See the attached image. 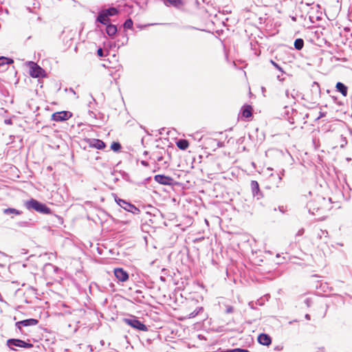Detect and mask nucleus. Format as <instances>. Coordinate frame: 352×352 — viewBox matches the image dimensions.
<instances>
[{
	"mask_svg": "<svg viewBox=\"0 0 352 352\" xmlns=\"http://www.w3.org/2000/svg\"><path fill=\"white\" fill-rule=\"evenodd\" d=\"M46 266H49V267H54L55 270L58 269V267H57L54 266V265H53L52 264H51V263H47V264L46 265Z\"/></svg>",
	"mask_w": 352,
	"mask_h": 352,
	"instance_id": "864d4df0",
	"label": "nucleus"
},
{
	"mask_svg": "<svg viewBox=\"0 0 352 352\" xmlns=\"http://www.w3.org/2000/svg\"><path fill=\"white\" fill-rule=\"evenodd\" d=\"M113 196L114 197V199L116 204L126 211L131 212L133 214H138L140 212V210L138 208H137L134 204H131V202H129L125 199L119 198L116 194H113Z\"/></svg>",
	"mask_w": 352,
	"mask_h": 352,
	"instance_id": "7ed1b4c3",
	"label": "nucleus"
},
{
	"mask_svg": "<svg viewBox=\"0 0 352 352\" xmlns=\"http://www.w3.org/2000/svg\"><path fill=\"white\" fill-rule=\"evenodd\" d=\"M38 323V320L35 318H28L25 320H23L21 321H18L15 323V327L16 329L19 330L20 333H23L22 327H30L35 326Z\"/></svg>",
	"mask_w": 352,
	"mask_h": 352,
	"instance_id": "0eeeda50",
	"label": "nucleus"
},
{
	"mask_svg": "<svg viewBox=\"0 0 352 352\" xmlns=\"http://www.w3.org/2000/svg\"><path fill=\"white\" fill-rule=\"evenodd\" d=\"M3 122H4V123H5L6 124H8V125H11V124H12V123H13V122H12V118H7V119H5Z\"/></svg>",
	"mask_w": 352,
	"mask_h": 352,
	"instance_id": "79ce46f5",
	"label": "nucleus"
},
{
	"mask_svg": "<svg viewBox=\"0 0 352 352\" xmlns=\"http://www.w3.org/2000/svg\"><path fill=\"white\" fill-rule=\"evenodd\" d=\"M270 63L275 68L280 71L282 73V74L285 73L283 68L277 63H276L273 60H270Z\"/></svg>",
	"mask_w": 352,
	"mask_h": 352,
	"instance_id": "72a5a7b5",
	"label": "nucleus"
},
{
	"mask_svg": "<svg viewBox=\"0 0 352 352\" xmlns=\"http://www.w3.org/2000/svg\"><path fill=\"white\" fill-rule=\"evenodd\" d=\"M164 3L166 6H173L177 8L183 5L182 0H164Z\"/></svg>",
	"mask_w": 352,
	"mask_h": 352,
	"instance_id": "aec40b11",
	"label": "nucleus"
},
{
	"mask_svg": "<svg viewBox=\"0 0 352 352\" xmlns=\"http://www.w3.org/2000/svg\"><path fill=\"white\" fill-rule=\"evenodd\" d=\"M177 146L182 151L186 150L189 146V142L186 139H179L176 142Z\"/></svg>",
	"mask_w": 352,
	"mask_h": 352,
	"instance_id": "412c9836",
	"label": "nucleus"
},
{
	"mask_svg": "<svg viewBox=\"0 0 352 352\" xmlns=\"http://www.w3.org/2000/svg\"><path fill=\"white\" fill-rule=\"evenodd\" d=\"M234 311V307L231 305H228L226 307V314H231Z\"/></svg>",
	"mask_w": 352,
	"mask_h": 352,
	"instance_id": "58836bf2",
	"label": "nucleus"
},
{
	"mask_svg": "<svg viewBox=\"0 0 352 352\" xmlns=\"http://www.w3.org/2000/svg\"><path fill=\"white\" fill-rule=\"evenodd\" d=\"M277 79L280 81H283L284 80L283 78H281V76L280 75L277 76Z\"/></svg>",
	"mask_w": 352,
	"mask_h": 352,
	"instance_id": "052dcab7",
	"label": "nucleus"
},
{
	"mask_svg": "<svg viewBox=\"0 0 352 352\" xmlns=\"http://www.w3.org/2000/svg\"><path fill=\"white\" fill-rule=\"evenodd\" d=\"M205 144L206 145H208V146H210L211 147L213 148V151H215L217 148H216V144H213V143H208V139H207L205 142Z\"/></svg>",
	"mask_w": 352,
	"mask_h": 352,
	"instance_id": "ea45409f",
	"label": "nucleus"
},
{
	"mask_svg": "<svg viewBox=\"0 0 352 352\" xmlns=\"http://www.w3.org/2000/svg\"><path fill=\"white\" fill-rule=\"evenodd\" d=\"M72 113L69 111H57L52 115V120L55 122H64L72 116Z\"/></svg>",
	"mask_w": 352,
	"mask_h": 352,
	"instance_id": "423d86ee",
	"label": "nucleus"
},
{
	"mask_svg": "<svg viewBox=\"0 0 352 352\" xmlns=\"http://www.w3.org/2000/svg\"><path fill=\"white\" fill-rule=\"evenodd\" d=\"M115 277L119 282H126L129 278V274L127 271L122 267H116L113 270Z\"/></svg>",
	"mask_w": 352,
	"mask_h": 352,
	"instance_id": "1a4fd4ad",
	"label": "nucleus"
},
{
	"mask_svg": "<svg viewBox=\"0 0 352 352\" xmlns=\"http://www.w3.org/2000/svg\"><path fill=\"white\" fill-rule=\"evenodd\" d=\"M312 87H313V89H314L316 87V89L318 91V92H320V85L318 82H314Z\"/></svg>",
	"mask_w": 352,
	"mask_h": 352,
	"instance_id": "a19ab883",
	"label": "nucleus"
},
{
	"mask_svg": "<svg viewBox=\"0 0 352 352\" xmlns=\"http://www.w3.org/2000/svg\"><path fill=\"white\" fill-rule=\"evenodd\" d=\"M143 155L145 156L148 155V151H144Z\"/></svg>",
	"mask_w": 352,
	"mask_h": 352,
	"instance_id": "0e129e2a",
	"label": "nucleus"
},
{
	"mask_svg": "<svg viewBox=\"0 0 352 352\" xmlns=\"http://www.w3.org/2000/svg\"><path fill=\"white\" fill-rule=\"evenodd\" d=\"M305 318L307 319V320H310L311 318V316L309 314H306L305 316Z\"/></svg>",
	"mask_w": 352,
	"mask_h": 352,
	"instance_id": "5fc2aeb1",
	"label": "nucleus"
},
{
	"mask_svg": "<svg viewBox=\"0 0 352 352\" xmlns=\"http://www.w3.org/2000/svg\"><path fill=\"white\" fill-rule=\"evenodd\" d=\"M320 232H321V234H318L319 237L321 239L322 235H327L328 234V232L327 230H320Z\"/></svg>",
	"mask_w": 352,
	"mask_h": 352,
	"instance_id": "a18cd8bd",
	"label": "nucleus"
},
{
	"mask_svg": "<svg viewBox=\"0 0 352 352\" xmlns=\"http://www.w3.org/2000/svg\"><path fill=\"white\" fill-rule=\"evenodd\" d=\"M249 305H250V308H251V309H255V308H254V305H253V302H249Z\"/></svg>",
	"mask_w": 352,
	"mask_h": 352,
	"instance_id": "6e6d98bb",
	"label": "nucleus"
},
{
	"mask_svg": "<svg viewBox=\"0 0 352 352\" xmlns=\"http://www.w3.org/2000/svg\"><path fill=\"white\" fill-rule=\"evenodd\" d=\"M13 63L14 60L11 58L0 56V69L3 70L6 69V67H8V65L12 64Z\"/></svg>",
	"mask_w": 352,
	"mask_h": 352,
	"instance_id": "a211bd4d",
	"label": "nucleus"
},
{
	"mask_svg": "<svg viewBox=\"0 0 352 352\" xmlns=\"http://www.w3.org/2000/svg\"><path fill=\"white\" fill-rule=\"evenodd\" d=\"M256 304L259 305H262L263 304L261 303V301H259V300H257V302H256Z\"/></svg>",
	"mask_w": 352,
	"mask_h": 352,
	"instance_id": "774afa93",
	"label": "nucleus"
},
{
	"mask_svg": "<svg viewBox=\"0 0 352 352\" xmlns=\"http://www.w3.org/2000/svg\"><path fill=\"white\" fill-rule=\"evenodd\" d=\"M313 203L312 202H310L308 206H309V213L312 214H315V211H318L319 210L318 208H312V205Z\"/></svg>",
	"mask_w": 352,
	"mask_h": 352,
	"instance_id": "f704fd0d",
	"label": "nucleus"
},
{
	"mask_svg": "<svg viewBox=\"0 0 352 352\" xmlns=\"http://www.w3.org/2000/svg\"><path fill=\"white\" fill-rule=\"evenodd\" d=\"M89 113L91 115H94V118H96V114L93 111H89Z\"/></svg>",
	"mask_w": 352,
	"mask_h": 352,
	"instance_id": "69168bd1",
	"label": "nucleus"
},
{
	"mask_svg": "<svg viewBox=\"0 0 352 352\" xmlns=\"http://www.w3.org/2000/svg\"><path fill=\"white\" fill-rule=\"evenodd\" d=\"M154 179L155 182L162 185L173 186L175 183L173 177L162 174L155 175Z\"/></svg>",
	"mask_w": 352,
	"mask_h": 352,
	"instance_id": "9d476101",
	"label": "nucleus"
},
{
	"mask_svg": "<svg viewBox=\"0 0 352 352\" xmlns=\"http://www.w3.org/2000/svg\"><path fill=\"white\" fill-rule=\"evenodd\" d=\"M285 170L283 168L278 173V177L279 182H280L282 180V177L285 175Z\"/></svg>",
	"mask_w": 352,
	"mask_h": 352,
	"instance_id": "4c0bfd02",
	"label": "nucleus"
},
{
	"mask_svg": "<svg viewBox=\"0 0 352 352\" xmlns=\"http://www.w3.org/2000/svg\"><path fill=\"white\" fill-rule=\"evenodd\" d=\"M244 139H245V138H244V137H241V138H240L239 139V140H238V142H239V143H240V142H243V140H244Z\"/></svg>",
	"mask_w": 352,
	"mask_h": 352,
	"instance_id": "4d7b16f0",
	"label": "nucleus"
},
{
	"mask_svg": "<svg viewBox=\"0 0 352 352\" xmlns=\"http://www.w3.org/2000/svg\"><path fill=\"white\" fill-rule=\"evenodd\" d=\"M154 338H147L146 339V341L148 342V343H151L152 342V340H153Z\"/></svg>",
	"mask_w": 352,
	"mask_h": 352,
	"instance_id": "680f3d73",
	"label": "nucleus"
},
{
	"mask_svg": "<svg viewBox=\"0 0 352 352\" xmlns=\"http://www.w3.org/2000/svg\"><path fill=\"white\" fill-rule=\"evenodd\" d=\"M133 25V21L131 18L126 19L123 24V28L124 29H132Z\"/></svg>",
	"mask_w": 352,
	"mask_h": 352,
	"instance_id": "c756f323",
	"label": "nucleus"
},
{
	"mask_svg": "<svg viewBox=\"0 0 352 352\" xmlns=\"http://www.w3.org/2000/svg\"><path fill=\"white\" fill-rule=\"evenodd\" d=\"M326 115V113L325 112H322V111H320V115L317 118V120L325 116Z\"/></svg>",
	"mask_w": 352,
	"mask_h": 352,
	"instance_id": "3c124183",
	"label": "nucleus"
},
{
	"mask_svg": "<svg viewBox=\"0 0 352 352\" xmlns=\"http://www.w3.org/2000/svg\"><path fill=\"white\" fill-rule=\"evenodd\" d=\"M332 98L335 102H336L338 105H343V103L341 102H337L338 98L336 96H332Z\"/></svg>",
	"mask_w": 352,
	"mask_h": 352,
	"instance_id": "de8ad7c7",
	"label": "nucleus"
},
{
	"mask_svg": "<svg viewBox=\"0 0 352 352\" xmlns=\"http://www.w3.org/2000/svg\"><path fill=\"white\" fill-rule=\"evenodd\" d=\"M160 280L163 282L166 281V278L164 276H160Z\"/></svg>",
	"mask_w": 352,
	"mask_h": 352,
	"instance_id": "e2e57ef3",
	"label": "nucleus"
},
{
	"mask_svg": "<svg viewBox=\"0 0 352 352\" xmlns=\"http://www.w3.org/2000/svg\"><path fill=\"white\" fill-rule=\"evenodd\" d=\"M294 47L297 50H301L304 47V40L302 38H296L294 41Z\"/></svg>",
	"mask_w": 352,
	"mask_h": 352,
	"instance_id": "a878e982",
	"label": "nucleus"
},
{
	"mask_svg": "<svg viewBox=\"0 0 352 352\" xmlns=\"http://www.w3.org/2000/svg\"><path fill=\"white\" fill-rule=\"evenodd\" d=\"M278 209H279V210H280L281 212H284L283 206H279V207H278Z\"/></svg>",
	"mask_w": 352,
	"mask_h": 352,
	"instance_id": "bf43d9fd",
	"label": "nucleus"
},
{
	"mask_svg": "<svg viewBox=\"0 0 352 352\" xmlns=\"http://www.w3.org/2000/svg\"><path fill=\"white\" fill-rule=\"evenodd\" d=\"M256 304L259 305H262L263 304L261 303V301H259V300H257V302H256Z\"/></svg>",
	"mask_w": 352,
	"mask_h": 352,
	"instance_id": "338daca9",
	"label": "nucleus"
},
{
	"mask_svg": "<svg viewBox=\"0 0 352 352\" xmlns=\"http://www.w3.org/2000/svg\"><path fill=\"white\" fill-rule=\"evenodd\" d=\"M52 216V221L55 226H59L62 225L63 223V218L61 217L59 215L55 214L52 212V214H50Z\"/></svg>",
	"mask_w": 352,
	"mask_h": 352,
	"instance_id": "5701e85b",
	"label": "nucleus"
},
{
	"mask_svg": "<svg viewBox=\"0 0 352 352\" xmlns=\"http://www.w3.org/2000/svg\"><path fill=\"white\" fill-rule=\"evenodd\" d=\"M131 297L132 298L133 302L136 303H144L145 296L142 294V291L140 289H137L134 292H133L131 294Z\"/></svg>",
	"mask_w": 352,
	"mask_h": 352,
	"instance_id": "f8f14e48",
	"label": "nucleus"
},
{
	"mask_svg": "<svg viewBox=\"0 0 352 352\" xmlns=\"http://www.w3.org/2000/svg\"><path fill=\"white\" fill-rule=\"evenodd\" d=\"M28 64L30 66V75L32 78H43L45 76V71L35 62L29 61Z\"/></svg>",
	"mask_w": 352,
	"mask_h": 352,
	"instance_id": "39448f33",
	"label": "nucleus"
},
{
	"mask_svg": "<svg viewBox=\"0 0 352 352\" xmlns=\"http://www.w3.org/2000/svg\"><path fill=\"white\" fill-rule=\"evenodd\" d=\"M305 232L304 228H300L296 233V236H302Z\"/></svg>",
	"mask_w": 352,
	"mask_h": 352,
	"instance_id": "c03bdc74",
	"label": "nucleus"
},
{
	"mask_svg": "<svg viewBox=\"0 0 352 352\" xmlns=\"http://www.w3.org/2000/svg\"><path fill=\"white\" fill-rule=\"evenodd\" d=\"M24 206L29 210H34L42 214H52V210L47 204L34 198L26 201Z\"/></svg>",
	"mask_w": 352,
	"mask_h": 352,
	"instance_id": "f257e3e1",
	"label": "nucleus"
},
{
	"mask_svg": "<svg viewBox=\"0 0 352 352\" xmlns=\"http://www.w3.org/2000/svg\"><path fill=\"white\" fill-rule=\"evenodd\" d=\"M285 96H286L287 98H289V96H290V93L289 92V91H288V90H286V91H285Z\"/></svg>",
	"mask_w": 352,
	"mask_h": 352,
	"instance_id": "13d9d810",
	"label": "nucleus"
},
{
	"mask_svg": "<svg viewBox=\"0 0 352 352\" xmlns=\"http://www.w3.org/2000/svg\"><path fill=\"white\" fill-rule=\"evenodd\" d=\"M7 346L12 351H16L14 347H19L23 349H31L33 344L28 340L25 341L19 338H10L6 341Z\"/></svg>",
	"mask_w": 352,
	"mask_h": 352,
	"instance_id": "20e7f679",
	"label": "nucleus"
},
{
	"mask_svg": "<svg viewBox=\"0 0 352 352\" xmlns=\"http://www.w3.org/2000/svg\"><path fill=\"white\" fill-rule=\"evenodd\" d=\"M110 148L114 152H120L122 148V145L119 142H113L111 144Z\"/></svg>",
	"mask_w": 352,
	"mask_h": 352,
	"instance_id": "bb28decb",
	"label": "nucleus"
},
{
	"mask_svg": "<svg viewBox=\"0 0 352 352\" xmlns=\"http://www.w3.org/2000/svg\"><path fill=\"white\" fill-rule=\"evenodd\" d=\"M105 32L109 37L113 38L118 32V28L116 25L110 23L106 25Z\"/></svg>",
	"mask_w": 352,
	"mask_h": 352,
	"instance_id": "2eb2a0df",
	"label": "nucleus"
},
{
	"mask_svg": "<svg viewBox=\"0 0 352 352\" xmlns=\"http://www.w3.org/2000/svg\"><path fill=\"white\" fill-rule=\"evenodd\" d=\"M166 153V150L162 148V151L154 153L153 155H156V160L157 162H162L164 160L163 153Z\"/></svg>",
	"mask_w": 352,
	"mask_h": 352,
	"instance_id": "7c9ffc66",
	"label": "nucleus"
},
{
	"mask_svg": "<svg viewBox=\"0 0 352 352\" xmlns=\"http://www.w3.org/2000/svg\"><path fill=\"white\" fill-rule=\"evenodd\" d=\"M250 186L253 197H256L257 199H261L263 195L261 190H260L258 182L255 180L251 181Z\"/></svg>",
	"mask_w": 352,
	"mask_h": 352,
	"instance_id": "9b49d317",
	"label": "nucleus"
},
{
	"mask_svg": "<svg viewBox=\"0 0 352 352\" xmlns=\"http://www.w3.org/2000/svg\"><path fill=\"white\" fill-rule=\"evenodd\" d=\"M242 117L248 118L252 116V107L250 104H244L241 109L240 111Z\"/></svg>",
	"mask_w": 352,
	"mask_h": 352,
	"instance_id": "4468645a",
	"label": "nucleus"
},
{
	"mask_svg": "<svg viewBox=\"0 0 352 352\" xmlns=\"http://www.w3.org/2000/svg\"><path fill=\"white\" fill-rule=\"evenodd\" d=\"M208 143L216 144V148L224 147V142L217 140L216 139L208 138Z\"/></svg>",
	"mask_w": 352,
	"mask_h": 352,
	"instance_id": "c85d7f7f",
	"label": "nucleus"
},
{
	"mask_svg": "<svg viewBox=\"0 0 352 352\" xmlns=\"http://www.w3.org/2000/svg\"><path fill=\"white\" fill-rule=\"evenodd\" d=\"M122 321L126 324L129 325L133 329L138 331H148V327L137 316L133 315H129L128 317L124 318Z\"/></svg>",
	"mask_w": 352,
	"mask_h": 352,
	"instance_id": "f03ea898",
	"label": "nucleus"
},
{
	"mask_svg": "<svg viewBox=\"0 0 352 352\" xmlns=\"http://www.w3.org/2000/svg\"><path fill=\"white\" fill-rule=\"evenodd\" d=\"M348 144V141L346 140V138L345 137H343L342 135L341 136V144H340V148H344L346 144Z\"/></svg>",
	"mask_w": 352,
	"mask_h": 352,
	"instance_id": "c9c22d12",
	"label": "nucleus"
},
{
	"mask_svg": "<svg viewBox=\"0 0 352 352\" xmlns=\"http://www.w3.org/2000/svg\"><path fill=\"white\" fill-rule=\"evenodd\" d=\"M102 12L105 14V16L109 18L110 16H113L118 14V10L114 7H111L107 9L101 10Z\"/></svg>",
	"mask_w": 352,
	"mask_h": 352,
	"instance_id": "6ab92c4d",
	"label": "nucleus"
},
{
	"mask_svg": "<svg viewBox=\"0 0 352 352\" xmlns=\"http://www.w3.org/2000/svg\"><path fill=\"white\" fill-rule=\"evenodd\" d=\"M128 41H129V38L127 36V35L126 34H124L122 38L121 39H118L117 41V43H118V49L120 47V46H123L126 44H127L128 43Z\"/></svg>",
	"mask_w": 352,
	"mask_h": 352,
	"instance_id": "cd10ccee",
	"label": "nucleus"
},
{
	"mask_svg": "<svg viewBox=\"0 0 352 352\" xmlns=\"http://www.w3.org/2000/svg\"><path fill=\"white\" fill-rule=\"evenodd\" d=\"M104 47L106 51H109V50H112L116 47L118 48V43L117 42L111 41L104 42Z\"/></svg>",
	"mask_w": 352,
	"mask_h": 352,
	"instance_id": "393cba45",
	"label": "nucleus"
},
{
	"mask_svg": "<svg viewBox=\"0 0 352 352\" xmlns=\"http://www.w3.org/2000/svg\"><path fill=\"white\" fill-rule=\"evenodd\" d=\"M19 225L21 227L26 226L28 225V222L27 221H21V222L19 223Z\"/></svg>",
	"mask_w": 352,
	"mask_h": 352,
	"instance_id": "603ef678",
	"label": "nucleus"
},
{
	"mask_svg": "<svg viewBox=\"0 0 352 352\" xmlns=\"http://www.w3.org/2000/svg\"><path fill=\"white\" fill-rule=\"evenodd\" d=\"M258 342L263 346H269L272 343V338L267 333H260L257 338Z\"/></svg>",
	"mask_w": 352,
	"mask_h": 352,
	"instance_id": "ddd939ff",
	"label": "nucleus"
},
{
	"mask_svg": "<svg viewBox=\"0 0 352 352\" xmlns=\"http://www.w3.org/2000/svg\"><path fill=\"white\" fill-rule=\"evenodd\" d=\"M85 141L88 143L89 147L94 148L98 150H102L106 148V143L100 139L96 138H85Z\"/></svg>",
	"mask_w": 352,
	"mask_h": 352,
	"instance_id": "6e6552de",
	"label": "nucleus"
},
{
	"mask_svg": "<svg viewBox=\"0 0 352 352\" xmlns=\"http://www.w3.org/2000/svg\"><path fill=\"white\" fill-rule=\"evenodd\" d=\"M120 173L121 174V176L123 179H124L125 181L129 182L130 183L134 184V182L132 180H131L130 175H129V173H127L126 172H125L124 170L120 171Z\"/></svg>",
	"mask_w": 352,
	"mask_h": 352,
	"instance_id": "2f4dec72",
	"label": "nucleus"
},
{
	"mask_svg": "<svg viewBox=\"0 0 352 352\" xmlns=\"http://www.w3.org/2000/svg\"><path fill=\"white\" fill-rule=\"evenodd\" d=\"M22 211L13 208H8L3 210V213L6 215H20Z\"/></svg>",
	"mask_w": 352,
	"mask_h": 352,
	"instance_id": "4be33fe9",
	"label": "nucleus"
},
{
	"mask_svg": "<svg viewBox=\"0 0 352 352\" xmlns=\"http://www.w3.org/2000/svg\"><path fill=\"white\" fill-rule=\"evenodd\" d=\"M140 163H141V164H142V166H145V167H148V166H149V164H148V162H146V161H145V160H142V161L140 162Z\"/></svg>",
	"mask_w": 352,
	"mask_h": 352,
	"instance_id": "09e8293b",
	"label": "nucleus"
},
{
	"mask_svg": "<svg viewBox=\"0 0 352 352\" xmlns=\"http://www.w3.org/2000/svg\"><path fill=\"white\" fill-rule=\"evenodd\" d=\"M298 91H296L295 89H293L292 91L290 93V96L293 98H295L297 96Z\"/></svg>",
	"mask_w": 352,
	"mask_h": 352,
	"instance_id": "37998d69",
	"label": "nucleus"
},
{
	"mask_svg": "<svg viewBox=\"0 0 352 352\" xmlns=\"http://www.w3.org/2000/svg\"><path fill=\"white\" fill-rule=\"evenodd\" d=\"M150 179H151V177H147V178H146V179H144V182H141V183H138V184H138V185H146V182H147V181H148V180H150Z\"/></svg>",
	"mask_w": 352,
	"mask_h": 352,
	"instance_id": "8fccbe9b",
	"label": "nucleus"
},
{
	"mask_svg": "<svg viewBox=\"0 0 352 352\" xmlns=\"http://www.w3.org/2000/svg\"><path fill=\"white\" fill-rule=\"evenodd\" d=\"M108 54H109V51H107V52L105 53V52L101 47H99L97 50V55L99 57H104V56H107Z\"/></svg>",
	"mask_w": 352,
	"mask_h": 352,
	"instance_id": "473e14b6",
	"label": "nucleus"
},
{
	"mask_svg": "<svg viewBox=\"0 0 352 352\" xmlns=\"http://www.w3.org/2000/svg\"><path fill=\"white\" fill-rule=\"evenodd\" d=\"M96 22L100 23L104 25H107L111 23L109 18H107V16H105V14L102 12V10H100L98 12V16L96 19Z\"/></svg>",
	"mask_w": 352,
	"mask_h": 352,
	"instance_id": "dca6fc26",
	"label": "nucleus"
},
{
	"mask_svg": "<svg viewBox=\"0 0 352 352\" xmlns=\"http://www.w3.org/2000/svg\"><path fill=\"white\" fill-rule=\"evenodd\" d=\"M204 312V308L202 307H197L193 311L190 313L188 316V318H193Z\"/></svg>",
	"mask_w": 352,
	"mask_h": 352,
	"instance_id": "b1692460",
	"label": "nucleus"
},
{
	"mask_svg": "<svg viewBox=\"0 0 352 352\" xmlns=\"http://www.w3.org/2000/svg\"><path fill=\"white\" fill-rule=\"evenodd\" d=\"M304 302L305 304L307 305V307H311V305H312V300L311 298H307L305 300H304Z\"/></svg>",
	"mask_w": 352,
	"mask_h": 352,
	"instance_id": "e433bc0d",
	"label": "nucleus"
},
{
	"mask_svg": "<svg viewBox=\"0 0 352 352\" xmlns=\"http://www.w3.org/2000/svg\"><path fill=\"white\" fill-rule=\"evenodd\" d=\"M336 90L344 97L348 94V87L343 82H338L336 85Z\"/></svg>",
	"mask_w": 352,
	"mask_h": 352,
	"instance_id": "f3484780",
	"label": "nucleus"
},
{
	"mask_svg": "<svg viewBox=\"0 0 352 352\" xmlns=\"http://www.w3.org/2000/svg\"><path fill=\"white\" fill-rule=\"evenodd\" d=\"M283 346H281V345H277V346H276L274 347V351H280L283 350Z\"/></svg>",
	"mask_w": 352,
	"mask_h": 352,
	"instance_id": "49530a36",
	"label": "nucleus"
}]
</instances>
